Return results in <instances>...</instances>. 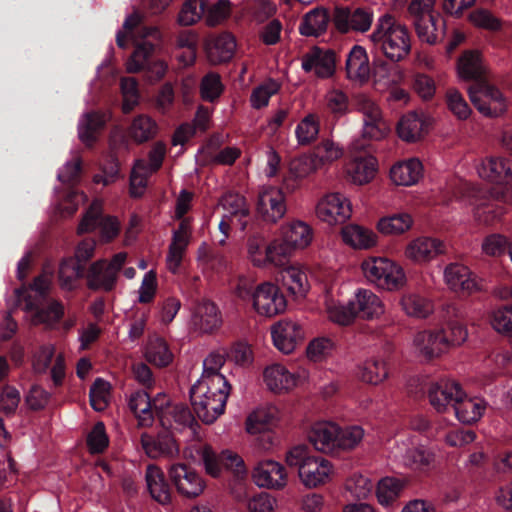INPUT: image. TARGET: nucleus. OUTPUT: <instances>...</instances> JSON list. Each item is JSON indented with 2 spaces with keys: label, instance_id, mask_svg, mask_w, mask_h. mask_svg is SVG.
<instances>
[{
  "label": "nucleus",
  "instance_id": "nucleus-1",
  "mask_svg": "<svg viewBox=\"0 0 512 512\" xmlns=\"http://www.w3.org/2000/svg\"><path fill=\"white\" fill-rule=\"evenodd\" d=\"M478 176L491 184H506L501 189H492L490 197L497 204L481 203L476 205L474 216L477 221L491 225L500 220L506 213L509 205L494 199L493 192L501 191L512 182V159L503 155H489L482 158L476 166Z\"/></svg>",
  "mask_w": 512,
  "mask_h": 512
},
{
  "label": "nucleus",
  "instance_id": "nucleus-2",
  "mask_svg": "<svg viewBox=\"0 0 512 512\" xmlns=\"http://www.w3.org/2000/svg\"><path fill=\"white\" fill-rule=\"evenodd\" d=\"M285 462L297 468L299 482L307 489H317L331 483L336 476L334 464L327 458L314 455L307 445L291 447L285 454Z\"/></svg>",
  "mask_w": 512,
  "mask_h": 512
},
{
  "label": "nucleus",
  "instance_id": "nucleus-3",
  "mask_svg": "<svg viewBox=\"0 0 512 512\" xmlns=\"http://www.w3.org/2000/svg\"><path fill=\"white\" fill-rule=\"evenodd\" d=\"M369 39L392 62L404 60L411 52V35L407 26L389 13L377 19Z\"/></svg>",
  "mask_w": 512,
  "mask_h": 512
},
{
  "label": "nucleus",
  "instance_id": "nucleus-4",
  "mask_svg": "<svg viewBox=\"0 0 512 512\" xmlns=\"http://www.w3.org/2000/svg\"><path fill=\"white\" fill-rule=\"evenodd\" d=\"M230 390V386L197 381L190 390V399L199 419L214 423L225 411Z\"/></svg>",
  "mask_w": 512,
  "mask_h": 512
},
{
  "label": "nucleus",
  "instance_id": "nucleus-5",
  "mask_svg": "<svg viewBox=\"0 0 512 512\" xmlns=\"http://www.w3.org/2000/svg\"><path fill=\"white\" fill-rule=\"evenodd\" d=\"M365 279L379 289L395 292L405 287L406 273L396 261L381 256H369L360 265Z\"/></svg>",
  "mask_w": 512,
  "mask_h": 512
},
{
  "label": "nucleus",
  "instance_id": "nucleus-6",
  "mask_svg": "<svg viewBox=\"0 0 512 512\" xmlns=\"http://www.w3.org/2000/svg\"><path fill=\"white\" fill-rule=\"evenodd\" d=\"M354 108L361 119L360 135L364 142H379L391 133V126L380 104L367 94L354 98Z\"/></svg>",
  "mask_w": 512,
  "mask_h": 512
},
{
  "label": "nucleus",
  "instance_id": "nucleus-7",
  "mask_svg": "<svg viewBox=\"0 0 512 512\" xmlns=\"http://www.w3.org/2000/svg\"><path fill=\"white\" fill-rule=\"evenodd\" d=\"M392 456L403 466L418 474H428L436 464V454L432 449L424 445H416L409 438L396 443Z\"/></svg>",
  "mask_w": 512,
  "mask_h": 512
},
{
  "label": "nucleus",
  "instance_id": "nucleus-8",
  "mask_svg": "<svg viewBox=\"0 0 512 512\" xmlns=\"http://www.w3.org/2000/svg\"><path fill=\"white\" fill-rule=\"evenodd\" d=\"M251 308L259 317L274 318L286 311V296L277 284L261 282L255 286Z\"/></svg>",
  "mask_w": 512,
  "mask_h": 512
},
{
  "label": "nucleus",
  "instance_id": "nucleus-9",
  "mask_svg": "<svg viewBox=\"0 0 512 512\" xmlns=\"http://www.w3.org/2000/svg\"><path fill=\"white\" fill-rule=\"evenodd\" d=\"M470 101L477 111L488 118H499L508 110V100L503 92L489 83H480L468 89Z\"/></svg>",
  "mask_w": 512,
  "mask_h": 512
},
{
  "label": "nucleus",
  "instance_id": "nucleus-10",
  "mask_svg": "<svg viewBox=\"0 0 512 512\" xmlns=\"http://www.w3.org/2000/svg\"><path fill=\"white\" fill-rule=\"evenodd\" d=\"M315 215L330 226L343 224L352 216L351 200L341 192H328L316 203Z\"/></svg>",
  "mask_w": 512,
  "mask_h": 512
},
{
  "label": "nucleus",
  "instance_id": "nucleus-11",
  "mask_svg": "<svg viewBox=\"0 0 512 512\" xmlns=\"http://www.w3.org/2000/svg\"><path fill=\"white\" fill-rule=\"evenodd\" d=\"M168 475L177 493L183 498L195 499L205 491V479L198 471L184 463L170 465Z\"/></svg>",
  "mask_w": 512,
  "mask_h": 512
},
{
  "label": "nucleus",
  "instance_id": "nucleus-12",
  "mask_svg": "<svg viewBox=\"0 0 512 512\" xmlns=\"http://www.w3.org/2000/svg\"><path fill=\"white\" fill-rule=\"evenodd\" d=\"M128 404L138 419L139 425L150 426L155 415L160 418L162 424H165L164 407L168 405V397L165 394H158L151 399L147 392L136 391L131 394Z\"/></svg>",
  "mask_w": 512,
  "mask_h": 512
},
{
  "label": "nucleus",
  "instance_id": "nucleus-13",
  "mask_svg": "<svg viewBox=\"0 0 512 512\" xmlns=\"http://www.w3.org/2000/svg\"><path fill=\"white\" fill-rule=\"evenodd\" d=\"M127 258L125 252L114 255L110 262L98 260L94 262L88 271V286L94 290L110 291L115 287L117 275Z\"/></svg>",
  "mask_w": 512,
  "mask_h": 512
},
{
  "label": "nucleus",
  "instance_id": "nucleus-14",
  "mask_svg": "<svg viewBox=\"0 0 512 512\" xmlns=\"http://www.w3.org/2000/svg\"><path fill=\"white\" fill-rule=\"evenodd\" d=\"M160 44L159 42L154 44L150 41L137 42V47L126 62V70L129 73H137L147 69L155 80L162 79L168 69L167 63L164 60L149 63V58L160 48Z\"/></svg>",
  "mask_w": 512,
  "mask_h": 512
},
{
  "label": "nucleus",
  "instance_id": "nucleus-15",
  "mask_svg": "<svg viewBox=\"0 0 512 512\" xmlns=\"http://www.w3.org/2000/svg\"><path fill=\"white\" fill-rule=\"evenodd\" d=\"M444 282L448 289L461 296H470L482 290L481 279L467 266L450 263L443 272Z\"/></svg>",
  "mask_w": 512,
  "mask_h": 512
},
{
  "label": "nucleus",
  "instance_id": "nucleus-16",
  "mask_svg": "<svg viewBox=\"0 0 512 512\" xmlns=\"http://www.w3.org/2000/svg\"><path fill=\"white\" fill-rule=\"evenodd\" d=\"M263 378L270 391L286 393L306 382L308 372L305 369L291 372L284 365L275 363L265 368Z\"/></svg>",
  "mask_w": 512,
  "mask_h": 512
},
{
  "label": "nucleus",
  "instance_id": "nucleus-17",
  "mask_svg": "<svg viewBox=\"0 0 512 512\" xmlns=\"http://www.w3.org/2000/svg\"><path fill=\"white\" fill-rule=\"evenodd\" d=\"M251 477L257 487L275 491L284 490L289 481L286 468L274 460L258 462L252 470Z\"/></svg>",
  "mask_w": 512,
  "mask_h": 512
},
{
  "label": "nucleus",
  "instance_id": "nucleus-18",
  "mask_svg": "<svg viewBox=\"0 0 512 512\" xmlns=\"http://www.w3.org/2000/svg\"><path fill=\"white\" fill-rule=\"evenodd\" d=\"M270 331L274 346L284 354L294 352L305 339L303 327L292 319L279 320L271 326Z\"/></svg>",
  "mask_w": 512,
  "mask_h": 512
},
{
  "label": "nucleus",
  "instance_id": "nucleus-19",
  "mask_svg": "<svg viewBox=\"0 0 512 512\" xmlns=\"http://www.w3.org/2000/svg\"><path fill=\"white\" fill-rule=\"evenodd\" d=\"M445 252L443 242L434 237L418 236L404 248V257L415 265H426Z\"/></svg>",
  "mask_w": 512,
  "mask_h": 512
},
{
  "label": "nucleus",
  "instance_id": "nucleus-20",
  "mask_svg": "<svg viewBox=\"0 0 512 512\" xmlns=\"http://www.w3.org/2000/svg\"><path fill=\"white\" fill-rule=\"evenodd\" d=\"M464 396L460 384L451 379H441L431 383L428 398L431 406L439 413H445L449 407L455 409V403Z\"/></svg>",
  "mask_w": 512,
  "mask_h": 512
},
{
  "label": "nucleus",
  "instance_id": "nucleus-21",
  "mask_svg": "<svg viewBox=\"0 0 512 512\" xmlns=\"http://www.w3.org/2000/svg\"><path fill=\"white\" fill-rule=\"evenodd\" d=\"M257 212L269 223H276L286 213L285 197L281 189L273 186L262 187L258 194Z\"/></svg>",
  "mask_w": 512,
  "mask_h": 512
},
{
  "label": "nucleus",
  "instance_id": "nucleus-22",
  "mask_svg": "<svg viewBox=\"0 0 512 512\" xmlns=\"http://www.w3.org/2000/svg\"><path fill=\"white\" fill-rule=\"evenodd\" d=\"M373 22V14L365 9L357 8H336L333 23L338 31L346 33L349 31L366 32Z\"/></svg>",
  "mask_w": 512,
  "mask_h": 512
},
{
  "label": "nucleus",
  "instance_id": "nucleus-23",
  "mask_svg": "<svg viewBox=\"0 0 512 512\" xmlns=\"http://www.w3.org/2000/svg\"><path fill=\"white\" fill-rule=\"evenodd\" d=\"M192 235L190 220H181L178 228L173 231L172 240L166 256V265L169 271L176 273L182 263Z\"/></svg>",
  "mask_w": 512,
  "mask_h": 512
},
{
  "label": "nucleus",
  "instance_id": "nucleus-24",
  "mask_svg": "<svg viewBox=\"0 0 512 512\" xmlns=\"http://www.w3.org/2000/svg\"><path fill=\"white\" fill-rule=\"evenodd\" d=\"M446 350V340L439 329L420 331L413 337V353L425 360L437 358Z\"/></svg>",
  "mask_w": 512,
  "mask_h": 512
},
{
  "label": "nucleus",
  "instance_id": "nucleus-25",
  "mask_svg": "<svg viewBox=\"0 0 512 512\" xmlns=\"http://www.w3.org/2000/svg\"><path fill=\"white\" fill-rule=\"evenodd\" d=\"M142 21V16L138 12H134L130 14L124 21L123 24V33H118L117 35V44L120 47H125L124 38L130 37L137 47V42L149 41L152 39L155 42L162 43L163 35L158 27L149 26V27H140Z\"/></svg>",
  "mask_w": 512,
  "mask_h": 512
},
{
  "label": "nucleus",
  "instance_id": "nucleus-26",
  "mask_svg": "<svg viewBox=\"0 0 512 512\" xmlns=\"http://www.w3.org/2000/svg\"><path fill=\"white\" fill-rule=\"evenodd\" d=\"M280 236L284 238L296 252L309 248L314 240V229L302 220L293 219L280 228Z\"/></svg>",
  "mask_w": 512,
  "mask_h": 512
},
{
  "label": "nucleus",
  "instance_id": "nucleus-27",
  "mask_svg": "<svg viewBox=\"0 0 512 512\" xmlns=\"http://www.w3.org/2000/svg\"><path fill=\"white\" fill-rule=\"evenodd\" d=\"M378 171V161L371 155L356 156L350 159L345 166L348 180L355 185L370 183Z\"/></svg>",
  "mask_w": 512,
  "mask_h": 512
},
{
  "label": "nucleus",
  "instance_id": "nucleus-28",
  "mask_svg": "<svg viewBox=\"0 0 512 512\" xmlns=\"http://www.w3.org/2000/svg\"><path fill=\"white\" fill-rule=\"evenodd\" d=\"M338 424L319 421L311 426L308 439L314 448L324 454H336Z\"/></svg>",
  "mask_w": 512,
  "mask_h": 512
},
{
  "label": "nucleus",
  "instance_id": "nucleus-29",
  "mask_svg": "<svg viewBox=\"0 0 512 512\" xmlns=\"http://www.w3.org/2000/svg\"><path fill=\"white\" fill-rule=\"evenodd\" d=\"M301 65L306 72L327 78L335 72V54L331 50L313 48L303 56Z\"/></svg>",
  "mask_w": 512,
  "mask_h": 512
},
{
  "label": "nucleus",
  "instance_id": "nucleus-30",
  "mask_svg": "<svg viewBox=\"0 0 512 512\" xmlns=\"http://www.w3.org/2000/svg\"><path fill=\"white\" fill-rule=\"evenodd\" d=\"M320 167L312 154H303L292 159L289 163V174L284 179V188L293 192L300 182L314 174Z\"/></svg>",
  "mask_w": 512,
  "mask_h": 512
},
{
  "label": "nucleus",
  "instance_id": "nucleus-31",
  "mask_svg": "<svg viewBox=\"0 0 512 512\" xmlns=\"http://www.w3.org/2000/svg\"><path fill=\"white\" fill-rule=\"evenodd\" d=\"M356 316L365 320L379 319L385 313L382 299L369 289H358L352 300Z\"/></svg>",
  "mask_w": 512,
  "mask_h": 512
},
{
  "label": "nucleus",
  "instance_id": "nucleus-32",
  "mask_svg": "<svg viewBox=\"0 0 512 512\" xmlns=\"http://www.w3.org/2000/svg\"><path fill=\"white\" fill-rule=\"evenodd\" d=\"M347 78L356 84L363 85L368 82L371 67L366 50L359 45L352 47L346 59Z\"/></svg>",
  "mask_w": 512,
  "mask_h": 512
},
{
  "label": "nucleus",
  "instance_id": "nucleus-33",
  "mask_svg": "<svg viewBox=\"0 0 512 512\" xmlns=\"http://www.w3.org/2000/svg\"><path fill=\"white\" fill-rule=\"evenodd\" d=\"M146 487L151 498L160 505H169L172 492L162 469L156 465H148L145 471Z\"/></svg>",
  "mask_w": 512,
  "mask_h": 512
},
{
  "label": "nucleus",
  "instance_id": "nucleus-34",
  "mask_svg": "<svg viewBox=\"0 0 512 512\" xmlns=\"http://www.w3.org/2000/svg\"><path fill=\"white\" fill-rule=\"evenodd\" d=\"M391 181L397 186H413L423 177V165L417 158L395 163L389 172Z\"/></svg>",
  "mask_w": 512,
  "mask_h": 512
},
{
  "label": "nucleus",
  "instance_id": "nucleus-35",
  "mask_svg": "<svg viewBox=\"0 0 512 512\" xmlns=\"http://www.w3.org/2000/svg\"><path fill=\"white\" fill-rule=\"evenodd\" d=\"M279 420V410L272 404H265L253 410L246 419V431L258 434L270 430Z\"/></svg>",
  "mask_w": 512,
  "mask_h": 512
},
{
  "label": "nucleus",
  "instance_id": "nucleus-36",
  "mask_svg": "<svg viewBox=\"0 0 512 512\" xmlns=\"http://www.w3.org/2000/svg\"><path fill=\"white\" fill-rule=\"evenodd\" d=\"M341 237L346 245L358 250H369L378 244V236L372 229L354 223L341 229Z\"/></svg>",
  "mask_w": 512,
  "mask_h": 512
},
{
  "label": "nucleus",
  "instance_id": "nucleus-37",
  "mask_svg": "<svg viewBox=\"0 0 512 512\" xmlns=\"http://www.w3.org/2000/svg\"><path fill=\"white\" fill-rule=\"evenodd\" d=\"M23 309L27 313H33L31 317L33 324H43L48 327L56 324L64 315V307L58 301H51L46 308L38 310L36 304L32 301V295L25 297Z\"/></svg>",
  "mask_w": 512,
  "mask_h": 512
},
{
  "label": "nucleus",
  "instance_id": "nucleus-38",
  "mask_svg": "<svg viewBox=\"0 0 512 512\" xmlns=\"http://www.w3.org/2000/svg\"><path fill=\"white\" fill-rule=\"evenodd\" d=\"M141 445L145 453L151 458L167 457L173 459L178 457L180 452L176 440L168 434L160 435L157 439L142 434Z\"/></svg>",
  "mask_w": 512,
  "mask_h": 512
},
{
  "label": "nucleus",
  "instance_id": "nucleus-39",
  "mask_svg": "<svg viewBox=\"0 0 512 512\" xmlns=\"http://www.w3.org/2000/svg\"><path fill=\"white\" fill-rule=\"evenodd\" d=\"M487 409V403L479 397H469L464 392L455 403V416L459 422L465 425H471L478 422Z\"/></svg>",
  "mask_w": 512,
  "mask_h": 512
},
{
  "label": "nucleus",
  "instance_id": "nucleus-40",
  "mask_svg": "<svg viewBox=\"0 0 512 512\" xmlns=\"http://www.w3.org/2000/svg\"><path fill=\"white\" fill-rule=\"evenodd\" d=\"M205 49L212 63L226 62L234 55L236 40L234 36L229 33L210 36L205 42Z\"/></svg>",
  "mask_w": 512,
  "mask_h": 512
},
{
  "label": "nucleus",
  "instance_id": "nucleus-41",
  "mask_svg": "<svg viewBox=\"0 0 512 512\" xmlns=\"http://www.w3.org/2000/svg\"><path fill=\"white\" fill-rule=\"evenodd\" d=\"M447 315L454 316L456 319H449L447 321V328L439 329L442 338L446 340V349L451 346H459L468 338L467 327L460 321V319L463 318V311L451 305L447 307Z\"/></svg>",
  "mask_w": 512,
  "mask_h": 512
},
{
  "label": "nucleus",
  "instance_id": "nucleus-42",
  "mask_svg": "<svg viewBox=\"0 0 512 512\" xmlns=\"http://www.w3.org/2000/svg\"><path fill=\"white\" fill-rule=\"evenodd\" d=\"M226 363V354L221 351L210 352L203 360V370L197 381L216 384L218 386H230L225 376L221 373Z\"/></svg>",
  "mask_w": 512,
  "mask_h": 512
},
{
  "label": "nucleus",
  "instance_id": "nucleus-43",
  "mask_svg": "<svg viewBox=\"0 0 512 512\" xmlns=\"http://www.w3.org/2000/svg\"><path fill=\"white\" fill-rule=\"evenodd\" d=\"M485 71L481 53L477 50L465 51L457 62V75L462 81L480 78Z\"/></svg>",
  "mask_w": 512,
  "mask_h": 512
},
{
  "label": "nucleus",
  "instance_id": "nucleus-44",
  "mask_svg": "<svg viewBox=\"0 0 512 512\" xmlns=\"http://www.w3.org/2000/svg\"><path fill=\"white\" fill-rule=\"evenodd\" d=\"M111 118L110 112H90L85 113L78 125V135L80 140L86 145H91L96 139V133Z\"/></svg>",
  "mask_w": 512,
  "mask_h": 512
},
{
  "label": "nucleus",
  "instance_id": "nucleus-45",
  "mask_svg": "<svg viewBox=\"0 0 512 512\" xmlns=\"http://www.w3.org/2000/svg\"><path fill=\"white\" fill-rule=\"evenodd\" d=\"M414 220L408 213H397L381 217L376 224L377 231L383 236H400L408 232Z\"/></svg>",
  "mask_w": 512,
  "mask_h": 512
},
{
  "label": "nucleus",
  "instance_id": "nucleus-46",
  "mask_svg": "<svg viewBox=\"0 0 512 512\" xmlns=\"http://www.w3.org/2000/svg\"><path fill=\"white\" fill-rule=\"evenodd\" d=\"M281 279L287 291L295 297H303L309 290L307 275L298 264L284 267Z\"/></svg>",
  "mask_w": 512,
  "mask_h": 512
},
{
  "label": "nucleus",
  "instance_id": "nucleus-47",
  "mask_svg": "<svg viewBox=\"0 0 512 512\" xmlns=\"http://www.w3.org/2000/svg\"><path fill=\"white\" fill-rule=\"evenodd\" d=\"M157 133V122L147 114L135 116L127 129L129 138L139 144L153 139Z\"/></svg>",
  "mask_w": 512,
  "mask_h": 512
},
{
  "label": "nucleus",
  "instance_id": "nucleus-48",
  "mask_svg": "<svg viewBox=\"0 0 512 512\" xmlns=\"http://www.w3.org/2000/svg\"><path fill=\"white\" fill-rule=\"evenodd\" d=\"M222 206L226 211L224 215L235 220L240 230H244L249 215V207L245 198L237 193H227L222 198Z\"/></svg>",
  "mask_w": 512,
  "mask_h": 512
},
{
  "label": "nucleus",
  "instance_id": "nucleus-49",
  "mask_svg": "<svg viewBox=\"0 0 512 512\" xmlns=\"http://www.w3.org/2000/svg\"><path fill=\"white\" fill-rule=\"evenodd\" d=\"M358 378L370 385H379L389 376L388 367L382 359H369L358 367Z\"/></svg>",
  "mask_w": 512,
  "mask_h": 512
},
{
  "label": "nucleus",
  "instance_id": "nucleus-50",
  "mask_svg": "<svg viewBox=\"0 0 512 512\" xmlns=\"http://www.w3.org/2000/svg\"><path fill=\"white\" fill-rule=\"evenodd\" d=\"M397 133L402 140L415 142L426 133L424 121L417 113H408L400 119Z\"/></svg>",
  "mask_w": 512,
  "mask_h": 512
},
{
  "label": "nucleus",
  "instance_id": "nucleus-51",
  "mask_svg": "<svg viewBox=\"0 0 512 512\" xmlns=\"http://www.w3.org/2000/svg\"><path fill=\"white\" fill-rule=\"evenodd\" d=\"M164 414L166 415L165 424L174 429L189 428L192 432H195V427L198 426L190 410L183 405H175L173 407L168 405L164 407Z\"/></svg>",
  "mask_w": 512,
  "mask_h": 512
},
{
  "label": "nucleus",
  "instance_id": "nucleus-52",
  "mask_svg": "<svg viewBox=\"0 0 512 512\" xmlns=\"http://www.w3.org/2000/svg\"><path fill=\"white\" fill-rule=\"evenodd\" d=\"M329 16L325 9L316 8L305 14L299 26V31L304 36L317 37L327 29Z\"/></svg>",
  "mask_w": 512,
  "mask_h": 512
},
{
  "label": "nucleus",
  "instance_id": "nucleus-53",
  "mask_svg": "<svg viewBox=\"0 0 512 512\" xmlns=\"http://www.w3.org/2000/svg\"><path fill=\"white\" fill-rule=\"evenodd\" d=\"M336 440V453L349 452L354 450L364 438V430L361 426L351 425L340 427Z\"/></svg>",
  "mask_w": 512,
  "mask_h": 512
},
{
  "label": "nucleus",
  "instance_id": "nucleus-54",
  "mask_svg": "<svg viewBox=\"0 0 512 512\" xmlns=\"http://www.w3.org/2000/svg\"><path fill=\"white\" fill-rule=\"evenodd\" d=\"M247 258L258 268L268 267V242L262 235H252L246 243Z\"/></svg>",
  "mask_w": 512,
  "mask_h": 512
},
{
  "label": "nucleus",
  "instance_id": "nucleus-55",
  "mask_svg": "<svg viewBox=\"0 0 512 512\" xmlns=\"http://www.w3.org/2000/svg\"><path fill=\"white\" fill-rule=\"evenodd\" d=\"M156 171L157 170H151V165L144 159L135 162L130 176V193L133 197L143 195L149 177Z\"/></svg>",
  "mask_w": 512,
  "mask_h": 512
},
{
  "label": "nucleus",
  "instance_id": "nucleus-56",
  "mask_svg": "<svg viewBox=\"0 0 512 512\" xmlns=\"http://www.w3.org/2000/svg\"><path fill=\"white\" fill-rule=\"evenodd\" d=\"M403 489V482L394 477H385L378 482L376 498L378 503L387 508L399 497Z\"/></svg>",
  "mask_w": 512,
  "mask_h": 512
},
{
  "label": "nucleus",
  "instance_id": "nucleus-57",
  "mask_svg": "<svg viewBox=\"0 0 512 512\" xmlns=\"http://www.w3.org/2000/svg\"><path fill=\"white\" fill-rule=\"evenodd\" d=\"M146 359L159 367L167 366L173 360V354L164 339L150 338L145 351Z\"/></svg>",
  "mask_w": 512,
  "mask_h": 512
},
{
  "label": "nucleus",
  "instance_id": "nucleus-58",
  "mask_svg": "<svg viewBox=\"0 0 512 512\" xmlns=\"http://www.w3.org/2000/svg\"><path fill=\"white\" fill-rule=\"evenodd\" d=\"M400 305L408 316L418 318L428 316L433 310L431 301L415 293L404 294L400 299Z\"/></svg>",
  "mask_w": 512,
  "mask_h": 512
},
{
  "label": "nucleus",
  "instance_id": "nucleus-59",
  "mask_svg": "<svg viewBox=\"0 0 512 512\" xmlns=\"http://www.w3.org/2000/svg\"><path fill=\"white\" fill-rule=\"evenodd\" d=\"M373 489L372 481L360 474L353 473L351 474L344 483V492L345 494L356 500H364L369 497Z\"/></svg>",
  "mask_w": 512,
  "mask_h": 512
},
{
  "label": "nucleus",
  "instance_id": "nucleus-60",
  "mask_svg": "<svg viewBox=\"0 0 512 512\" xmlns=\"http://www.w3.org/2000/svg\"><path fill=\"white\" fill-rule=\"evenodd\" d=\"M84 266L74 258L63 260L59 269L60 286L64 290L71 291L76 288L78 280L83 276Z\"/></svg>",
  "mask_w": 512,
  "mask_h": 512
},
{
  "label": "nucleus",
  "instance_id": "nucleus-61",
  "mask_svg": "<svg viewBox=\"0 0 512 512\" xmlns=\"http://www.w3.org/2000/svg\"><path fill=\"white\" fill-rule=\"evenodd\" d=\"M296 251L284 238L268 242V266L285 267Z\"/></svg>",
  "mask_w": 512,
  "mask_h": 512
},
{
  "label": "nucleus",
  "instance_id": "nucleus-62",
  "mask_svg": "<svg viewBox=\"0 0 512 512\" xmlns=\"http://www.w3.org/2000/svg\"><path fill=\"white\" fill-rule=\"evenodd\" d=\"M343 148L331 139L322 140L312 153L318 166L322 168L337 161L343 156Z\"/></svg>",
  "mask_w": 512,
  "mask_h": 512
},
{
  "label": "nucleus",
  "instance_id": "nucleus-63",
  "mask_svg": "<svg viewBox=\"0 0 512 512\" xmlns=\"http://www.w3.org/2000/svg\"><path fill=\"white\" fill-rule=\"evenodd\" d=\"M206 0H185L178 12L177 22L181 26H191L205 14Z\"/></svg>",
  "mask_w": 512,
  "mask_h": 512
},
{
  "label": "nucleus",
  "instance_id": "nucleus-64",
  "mask_svg": "<svg viewBox=\"0 0 512 512\" xmlns=\"http://www.w3.org/2000/svg\"><path fill=\"white\" fill-rule=\"evenodd\" d=\"M335 342L328 337H317L311 340L306 347V356L310 361L322 362L332 356L335 351Z\"/></svg>",
  "mask_w": 512,
  "mask_h": 512
}]
</instances>
